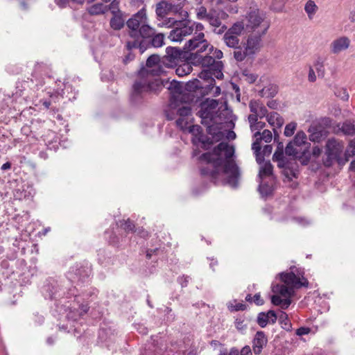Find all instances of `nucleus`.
I'll list each match as a JSON object with an SVG mask.
<instances>
[{
    "label": "nucleus",
    "instance_id": "1",
    "mask_svg": "<svg viewBox=\"0 0 355 355\" xmlns=\"http://www.w3.org/2000/svg\"><path fill=\"white\" fill-rule=\"evenodd\" d=\"M234 148L227 142H220L211 152L202 153L199 160L205 162L200 166L201 175L215 184L222 181L236 187L240 178L239 168L232 157Z\"/></svg>",
    "mask_w": 355,
    "mask_h": 355
},
{
    "label": "nucleus",
    "instance_id": "2",
    "mask_svg": "<svg viewBox=\"0 0 355 355\" xmlns=\"http://www.w3.org/2000/svg\"><path fill=\"white\" fill-rule=\"evenodd\" d=\"M129 28V39L126 42V47L128 50L139 49L142 52L145 50L147 41L153 36L155 30L148 24L146 12L145 9H141L133 15L127 22Z\"/></svg>",
    "mask_w": 355,
    "mask_h": 355
},
{
    "label": "nucleus",
    "instance_id": "3",
    "mask_svg": "<svg viewBox=\"0 0 355 355\" xmlns=\"http://www.w3.org/2000/svg\"><path fill=\"white\" fill-rule=\"evenodd\" d=\"M245 20V30L249 33H259V34L266 35L270 28V22L266 20L265 15L259 10L248 12Z\"/></svg>",
    "mask_w": 355,
    "mask_h": 355
},
{
    "label": "nucleus",
    "instance_id": "4",
    "mask_svg": "<svg viewBox=\"0 0 355 355\" xmlns=\"http://www.w3.org/2000/svg\"><path fill=\"white\" fill-rule=\"evenodd\" d=\"M160 87L162 85L157 80L155 82L147 80H135L132 87L130 101L133 103H138L147 94L156 92Z\"/></svg>",
    "mask_w": 355,
    "mask_h": 355
},
{
    "label": "nucleus",
    "instance_id": "5",
    "mask_svg": "<svg viewBox=\"0 0 355 355\" xmlns=\"http://www.w3.org/2000/svg\"><path fill=\"white\" fill-rule=\"evenodd\" d=\"M344 149V144L336 139H330L326 144V157L323 159V164L326 167H330L334 162L340 164L342 160L341 154Z\"/></svg>",
    "mask_w": 355,
    "mask_h": 355
},
{
    "label": "nucleus",
    "instance_id": "6",
    "mask_svg": "<svg viewBox=\"0 0 355 355\" xmlns=\"http://www.w3.org/2000/svg\"><path fill=\"white\" fill-rule=\"evenodd\" d=\"M190 62L193 64H199L203 68L214 71V77L218 79L223 77L222 72L223 64L221 61L216 60L213 56L194 55Z\"/></svg>",
    "mask_w": 355,
    "mask_h": 355
},
{
    "label": "nucleus",
    "instance_id": "7",
    "mask_svg": "<svg viewBox=\"0 0 355 355\" xmlns=\"http://www.w3.org/2000/svg\"><path fill=\"white\" fill-rule=\"evenodd\" d=\"M209 47V44L205 40L204 33H198L185 43L183 49L187 52V55L190 52L189 58L191 61L194 55H200V53L206 51Z\"/></svg>",
    "mask_w": 355,
    "mask_h": 355
},
{
    "label": "nucleus",
    "instance_id": "8",
    "mask_svg": "<svg viewBox=\"0 0 355 355\" xmlns=\"http://www.w3.org/2000/svg\"><path fill=\"white\" fill-rule=\"evenodd\" d=\"M176 23V26L170 32L168 38L172 42H181L184 37L190 35L193 33V28L191 26L190 20L182 19Z\"/></svg>",
    "mask_w": 355,
    "mask_h": 355
},
{
    "label": "nucleus",
    "instance_id": "9",
    "mask_svg": "<svg viewBox=\"0 0 355 355\" xmlns=\"http://www.w3.org/2000/svg\"><path fill=\"white\" fill-rule=\"evenodd\" d=\"M207 132L209 134L212 135V138H209L205 135H203L201 137H198L194 139H191V142L194 146H198V144L200 143L201 147L204 150H208L211 146L214 144V140L216 141H218L221 140L224 135L223 133L220 130H216L215 128L212 125H209Z\"/></svg>",
    "mask_w": 355,
    "mask_h": 355
},
{
    "label": "nucleus",
    "instance_id": "10",
    "mask_svg": "<svg viewBox=\"0 0 355 355\" xmlns=\"http://www.w3.org/2000/svg\"><path fill=\"white\" fill-rule=\"evenodd\" d=\"M189 60V55H187L185 50H182L178 47L168 46L166 49V55L164 57V62H166L170 67L176 65L180 61Z\"/></svg>",
    "mask_w": 355,
    "mask_h": 355
},
{
    "label": "nucleus",
    "instance_id": "11",
    "mask_svg": "<svg viewBox=\"0 0 355 355\" xmlns=\"http://www.w3.org/2000/svg\"><path fill=\"white\" fill-rule=\"evenodd\" d=\"M198 76L200 78L205 81V84L200 83V81L198 80H195L193 82H189L187 83V86L188 89H207V87H210L211 85H214L216 83L215 79L213 78L214 75V71L212 70L205 69L199 73Z\"/></svg>",
    "mask_w": 355,
    "mask_h": 355
},
{
    "label": "nucleus",
    "instance_id": "12",
    "mask_svg": "<svg viewBox=\"0 0 355 355\" xmlns=\"http://www.w3.org/2000/svg\"><path fill=\"white\" fill-rule=\"evenodd\" d=\"M218 105V102L215 99L207 98L200 103L199 116L202 118V123H205L207 121L211 122L214 119V110Z\"/></svg>",
    "mask_w": 355,
    "mask_h": 355
},
{
    "label": "nucleus",
    "instance_id": "13",
    "mask_svg": "<svg viewBox=\"0 0 355 355\" xmlns=\"http://www.w3.org/2000/svg\"><path fill=\"white\" fill-rule=\"evenodd\" d=\"M280 279L286 286L292 288H300L301 287H308L309 282L306 278L296 275L293 272H282L279 274Z\"/></svg>",
    "mask_w": 355,
    "mask_h": 355
},
{
    "label": "nucleus",
    "instance_id": "14",
    "mask_svg": "<svg viewBox=\"0 0 355 355\" xmlns=\"http://www.w3.org/2000/svg\"><path fill=\"white\" fill-rule=\"evenodd\" d=\"M265 35L259 33H251L248 37L245 46L247 51L252 55L258 51L261 46L262 37Z\"/></svg>",
    "mask_w": 355,
    "mask_h": 355
},
{
    "label": "nucleus",
    "instance_id": "15",
    "mask_svg": "<svg viewBox=\"0 0 355 355\" xmlns=\"http://www.w3.org/2000/svg\"><path fill=\"white\" fill-rule=\"evenodd\" d=\"M167 89L170 91L171 104L183 101L184 87L182 83L173 80L168 83Z\"/></svg>",
    "mask_w": 355,
    "mask_h": 355
},
{
    "label": "nucleus",
    "instance_id": "16",
    "mask_svg": "<svg viewBox=\"0 0 355 355\" xmlns=\"http://www.w3.org/2000/svg\"><path fill=\"white\" fill-rule=\"evenodd\" d=\"M160 59L159 55L153 54L149 56L146 60V67L148 68L155 67L154 69H144L141 71V75L144 76L145 73L147 75L158 76L159 75L161 70L159 63Z\"/></svg>",
    "mask_w": 355,
    "mask_h": 355
},
{
    "label": "nucleus",
    "instance_id": "17",
    "mask_svg": "<svg viewBox=\"0 0 355 355\" xmlns=\"http://www.w3.org/2000/svg\"><path fill=\"white\" fill-rule=\"evenodd\" d=\"M268 338L265 333L262 331H259L256 333L254 338L252 340V349L256 355L260 354L263 347L267 345Z\"/></svg>",
    "mask_w": 355,
    "mask_h": 355
},
{
    "label": "nucleus",
    "instance_id": "18",
    "mask_svg": "<svg viewBox=\"0 0 355 355\" xmlns=\"http://www.w3.org/2000/svg\"><path fill=\"white\" fill-rule=\"evenodd\" d=\"M350 45V40L345 36L340 37L334 40L330 44L331 52L338 54L343 51L347 50Z\"/></svg>",
    "mask_w": 355,
    "mask_h": 355
},
{
    "label": "nucleus",
    "instance_id": "19",
    "mask_svg": "<svg viewBox=\"0 0 355 355\" xmlns=\"http://www.w3.org/2000/svg\"><path fill=\"white\" fill-rule=\"evenodd\" d=\"M277 316L274 311L270 310L268 312H261L258 314L257 322L262 328L268 323L274 324L276 322Z\"/></svg>",
    "mask_w": 355,
    "mask_h": 355
},
{
    "label": "nucleus",
    "instance_id": "20",
    "mask_svg": "<svg viewBox=\"0 0 355 355\" xmlns=\"http://www.w3.org/2000/svg\"><path fill=\"white\" fill-rule=\"evenodd\" d=\"M249 108L252 113H255L261 119L268 114L266 107L259 101L251 100L249 103Z\"/></svg>",
    "mask_w": 355,
    "mask_h": 355
},
{
    "label": "nucleus",
    "instance_id": "21",
    "mask_svg": "<svg viewBox=\"0 0 355 355\" xmlns=\"http://www.w3.org/2000/svg\"><path fill=\"white\" fill-rule=\"evenodd\" d=\"M283 168L282 173L288 180H292L293 178H297L298 175L297 164L288 163L284 162V166L281 167Z\"/></svg>",
    "mask_w": 355,
    "mask_h": 355
},
{
    "label": "nucleus",
    "instance_id": "22",
    "mask_svg": "<svg viewBox=\"0 0 355 355\" xmlns=\"http://www.w3.org/2000/svg\"><path fill=\"white\" fill-rule=\"evenodd\" d=\"M165 36L163 33H155L146 43L145 49L149 47L159 48L164 45Z\"/></svg>",
    "mask_w": 355,
    "mask_h": 355
},
{
    "label": "nucleus",
    "instance_id": "23",
    "mask_svg": "<svg viewBox=\"0 0 355 355\" xmlns=\"http://www.w3.org/2000/svg\"><path fill=\"white\" fill-rule=\"evenodd\" d=\"M172 3L166 1H161L156 4L155 12L159 18L163 19L166 15L170 13L172 9Z\"/></svg>",
    "mask_w": 355,
    "mask_h": 355
},
{
    "label": "nucleus",
    "instance_id": "24",
    "mask_svg": "<svg viewBox=\"0 0 355 355\" xmlns=\"http://www.w3.org/2000/svg\"><path fill=\"white\" fill-rule=\"evenodd\" d=\"M272 291L284 297H291L294 294V289L286 284H277L274 286Z\"/></svg>",
    "mask_w": 355,
    "mask_h": 355
},
{
    "label": "nucleus",
    "instance_id": "25",
    "mask_svg": "<svg viewBox=\"0 0 355 355\" xmlns=\"http://www.w3.org/2000/svg\"><path fill=\"white\" fill-rule=\"evenodd\" d=\"M267 121L272 126H275L277 128H281L284 123V119L276 112H270L269 114L266 116Z\"/></svg>",
    "mask_w": 355,
    "mask_h": 355
},
{
    "label": "nucleus",
    "instance_id": "26",
    "mask_svg": "<svg viewBox=\"0 0 355 355\" xmlns=\"http://www.w3.org/2000/svg\"><path fill=\"white\" fill-rule=\"evenodd\" d=\"M272 159L278 162V167L284 166V162H286V160L284 156V144L282 142L278 143L277 149L273 154Z\"/></svg>",
    "mask_w": 355,
    "mask_h": 355
},
{
    "label": "nucleus",
    "instance_id": "27",
    "mask_svg": "<svg viewBox=\"0 0 355 355\" xmlns=\"http://www.w3.org/2000/svg\"><path fill=\"white\" fill-rule=\"evenodd\" d=\"M125 24V20L123 18L122 12H118V14L113 15V17L110 19V25L114 30H121Z\"/></svg>",
    "mask_w": 355,
    "mask_h": 355
},
{
    "label": "nucleus",
    "instance_id": "28",
    "mask_svg": "<svg viewBox=\"0 0 355 355\" xmlns=\"http://www.w3.org/2000/svg\"><path fill=\"white\" fill-rule=\"evenodd\" d=\"M278 92V86L274 84H270L263 87L259 92V95L261 97L270 98L274 97Z\"/></svg>",
    "mask_w": 355,
    "mask_h": 355
},
{
    "label": "nucleus",
    "instance_id": "29",
    "mask_svg": "<svg viewBox=\"0 0 355 355\" xmlns=\"http://www.w3.org/2000/svg\"><path fill=\"white\" fill-rule=\"evenodd\" d=\"M343 135L352 136L355 135V121L347 120L339 128Z\"/></svg>",
    "mask_w": 355,
    "mask_h": 355
},
{
    "label": "nucleus",
    "instance_id": "30",
    "mask_svg": "<svg viewBox=\"0 0 355 355\" xmlns=\"http://www.w3.org/2000/svg\"><path fill=\"white\" fill-rule=\"evenodd\" d=\"M238 37L226 32L223 35V40L228 47L234 49L240 46V40Z\"/></svg>",
    "mask_w": 355,
    "mask_h": 355
},
{
    "label": "nucleus",
    "instance_id": "31",
    "mask_svg": "<svg viewBox=\"0 0 355 355\" xmlns=\"http://www.w3.org/2000/svg\"><path fill=\"white\" fill-rule=\"evenodd\" d=\"M309 139L313 142H320L322 139V131L320 127L311 126L309 128Z\"/></svg>",
    "mask_w": 355,
    "mask_h": 355
},
{
    "label": "nucleus",
    "instance_id": "32",
    "mask_svg": "<svg viewBox=\"0 0 355 355\" xmlns=\"http://www.w3.org/2000/svg\"><path fill=\"white\" fill-rule=\"evenodd\" d=\"M87 10L91 15H103L107 11V6L102 3H98L92 5Z\"/></svg>",
    "mask_w": 355,
    "mask_h": 355
},
{
    "label": "nucleus",
    "instance_id": "33",
    "mask_svg": "<svg viewBox=\"0 0 355 355\" xmlns=\"http://www.w3.org/2000/svg\"><path fill=\"white\" fill-rule=\"evenodd\" d=\"M234 58L238 62H242L245 59V58L248 55H252L247 51L245 47H244L243 49V47L241 46V45L239 46V47L234 48Z\"/></svg>",
    "mask_w": 355,
    "mask_h": 355
},
{
    "label": "nucleus",
    "instance_id": "34",
    "mask_svg": "<svg viewBox=\"0 0 355 355\" xmlns=\"http://www.w3.org/2000/svg\"><path fill=\"white\" fill-rule=\"evenodd\" d=\"M118 224L126 233L135 232L137 231L135 223L130 218L121 220Z\"/></svg>",
    "mask_w": 355,
    "mask_h": 355
},
{
    "label": "nucleus",
    "instance_id": "35",
    "mask_svg": "<svg viewBox=\"0 0 355 355\" xmlns=\"http://www.w3.org/2000/svg\"><path fill=\"white\" fill-rule=\"evenodd\" d=\"M245 28V25L243 21H237L234 23L227 31L230 34L239 36Z\"/></svg>",
    "mask_w": 355,
    "mask_h": 355
},
{
    "label": "nucleus",
    "instance_id": "36",
    "mask_svg": "<svg viewBox=\"0 0 355 355\" xmlns=\"http://www.w3.org/2000/svg\"><path fill=\"white\" fill-rule=\"evenodd\" d=\"M318 9L317 5L313 0H309L304 6V10L307 13L309 19H312Z\"/></svg>",
    "mask_w": 355,
    "mask_h": 355
},
{
    "label": "nucleus",
    "instance_id": "37",
    "mask_svg": "<svg viewBox=\"0 0 355 355\" xmlns=\"http://www.w3.org/2000/svg\"><path fill=\"white\" fill-rule=\"evenodd\" d=\"M272 165L270 162H266L263 164V166L261 168L259 171V175L260 178H263L265 177H268L272 175Z\"/></svg>",
    "mask_w": 355,
    "mask_h": 355
},
{
    "label": "nucleus",
    "instance_id": "38",
    "mask_svg": "<svg viewBox=\"0 0 355 355\" xmlns=\"http://www.w3.org/2000/svg\"><path fill=\"white\" fill-rule=\"evenodd\" d=\"M261 140L258 137H256V140L252 144V149L256 156V160L258 163L261 162L262 158H261Z\"/></svg>",
    "mask_w": 355,
    "mask_h": 355
},
{
    "label": "nucleus",
    "instance_id": "39",
    "mask_svg": "<svg viewBox=\"0 0 355 355\" xmlns=\"http://www.w3.org/2000/svg\"><path fill=\"white\" fill-rule=\"evenodd\" d=\"M306 141V135L303 131L298 132L293 140L291 141L297 147H300L302 145L305 144Z\"/></svg>",
    "mask_w": 355,
    "mask_h": 355
},
{
    "label": "nucleus",
    "instance_id": "40",
    "mask_svg": "<svg viewBox=\"0 0 355 355\" xmlns=\"http://www.w3.org/2000/svg\"><path fill=\"white\" fill-rule=\"evenodd\" d=\"M279 323L282 324V327L286 331H291L292 328L291 323L288 318V315L285 312H282L279 317Z\"/></svg>",
    "mask_w": 355,
    "mask_h": 355
},
{
    "label": "nucleus",
    "instance_id": "41",
    "mask_svg": "<svg viewBox=\"0 0 355 355\" xmlns=\"http://www.w3.org/2000/svg\"><path fill=\"white\" fill-rule=\"evenodd\" d=\"M254 137H258L261 141L263 140L266 143L270 142L272 139V132L269 130H264L261 134L259 131H257L254 134Z\"/></svg>",
    "mask_w": 355,
    "mask_h": 355
},
{
    "label": "nucleus",
    "instance_id": "42",
    "mask_svg": "<svg viewBox=\"0 0 355 355\" xmlns=\"http://www.w3.org/2000/svg\"><path fill=\"white\" fill-rule=\"evenodd\" d=\"M188 132L192 135L191 139L201 137L204 134L202 128L198 125H193L187 128Z\"/></svg>",
    "mask_w": 355,
    "mask_h": 355
},
{
    "label": "nucleus",
    "instance_id": "43",
    "mask_svg": "<svg viewBox=\"0 0 355 355\" xmlns=\"http://www.w3.org/2000/svg\"><path fill=\"white\" fill-rule=\"evenodd\" d=\"M191 109L188 105H183L180 107H179L177 110V114L180 117L186 118L188 116L191 115Z\"/></svg>",
    "mask_w": 355,
    "mask_h": 355
},
{
    "label": "nucleus",
    "instance_id": "44",
    "mask_svg": "<svg viewBox=\"0 0 355 355\" xmlns=\"http://www.w3.org/2000/svg\"><path fill=\"white\" fill-rule=\"evenodd\" d=\"M295 144H293V142H289L285 148V153L287 155H293V156H297L300 153V150L297 149L296 148H294Z\"/></svg>",
    "mask_w": 355,
    "mask_h": 355
},
{
    "label": "nucleus",
    "instance_id": "45",
    "mask_svg": "<svg viewBox=\"0 0 355 355\" xmlns=\"http://www.w3.org/2000/svg\"><path fill=\"white\" fill-rule=\"evenodd\" d=\"M297 123L295 122H291L288 123L284 129V135L286 137H291L294 134V132L296 129Z\"/></svg>",
    "mask_w": 355,
    "mask_h": 355
},
{
    "label": "nucleus",
    "instance_id": "46",
    "mask_svg": "<svg viewBox=\"0 0 355 355\" xmlns=\"http://www.w3.org/2000/svg\"><path fill=\"white\" fill-rule=\"evenodd\" d=\"M191 66L188 63L184 64L183 65L180 66L176 69V73L179 76H183L184 74H189V73H191Z\"/></svg>",
    "mask_w": 355,
    "mask_h": 355
},
{
    "label": "nucleus",
    "instance_id": "47",
    "mask_svg": "<svg viewBox=\"0 0 355 355\" xmlns=\"http://www.w3.org/2000/svg\"><path fill=\"white\" fill-rule=\"evenodd\" d=\"M211 13H208L207 8L204 6L200 7L197 10V18L198 19L207 20Z\"/></svg>",
    "mask_w": 355,
    "mask_h": 355
},
{
    "label": "nucleus",
    "instance_id": "48",
    "mask_svg": "<svg viewBox=\"0 0 355 355\" xmlns=\"http://www.w3.org/2000/svg\"><path fill=\"white\" fill-rule=\"evenodd\" d=\"M355 155V152L352 150V149L348 145L345 152V157L342 158V160H340V165H343L346 162H347L350 157Z\"/></svg>",
    "mask_w": 355,
    "mask_h": 355
},
{
    "label": "nucleus",
    "instance_id": "49",
    "mask_svg": "<svg viewBox=\"0 0 355 355\" xmlns=\"http://www.w3.org/2000/svg\"><path fill=\"white\" fill-rule=\"evenodd\" d=\"M207 21L209 23V24L215 28H220L221 26V21L217 17L211 14V15L208 17Z\"/></svg>",
    "mask_w": 355,
    "mask_h": 355
},
{
    "label": "nucleus",
    "instance_id": "50",
    "mask_svg": "<svg viewBox=\"0 0 355 355\" xmlns=\"http://www.w3.org/2000/svg\"><path fill=\"white\" fill-rule=\"evenodd\" d=\"M111 10L113 15L118 14V12H121L119 10V0H112L111 3L108 6L107 10Z\"/></svg>",
    "mask_w": 355,
    "mask_h": 355
},
{
    "label": "nucleus",
    "instance_id": "51",
    "mask_svg": "<svg viewBox=\"0 0 355 355\" xmlns=\"http://www.w3.org/2000/svg\"><path fill=\"white\" fill-rule=\"evenodd\" d=\"M204 94H212L214 96H217L220 94V87L215 86L214 85H211L210 87L205 89Z\"/></svg>",
    "mask_w": 355,
    "mask_h": 355
},
{
    "label": "nucleus",
    "instance_id": "52",
    "mask_svg": "<svg viewBox=\"0 0 355 355\" xmlns=\"http://www.w3.org/2000/svg\"><path fill=\"white\" fill-rule=\"evenodd\" d=\"M175 123H176L177 126L178 128H180V130H182L183 131L187 130L188 121L186 118L179 117L176 120Z\"/></svg>",
    "mask_w": 355,
    "mask_h": 355
},
{
    "label": "nucleus",
    "instance_id": "53",
    "mask_svg": "<svg viewBox=\"0 0 355 355\" xmlns=\"http://www.w3.org/2000/svg\"><path fill=\"white\" fill-rule=\"evenodd\" d=\"M243 75L245 77V80L250 84L254 83L258 78L257 74L249 73L248 71H244Z\"/></svg>",
    "mask_w": 355,
    "mask_h": 355
},
{
    "label": "nucleus",
    "instance_id": "54",
    "mask_svg": "<svg viewBox=\"0 0 355 355\" xmlns=\"http://www.w3.org/2000/svg\"><path fill=\"white\" fill-rule=\"evenodd\" d=\"M286 0H274L272 8L275 11H281Z\"/></svg>",
    "mask_w": 355,
    "mask_h": 355
},
{
    "label": "nucleus",
    "instance_id": "55",
    "mask_svg": "<svg viewBox=\"0 0 355 355\" xmlns=\"http://www.w3.org/2000/svg\"><path fill=\"white\" fill-rule=\"evenodd\" d=\"M191 26L193 28V32L195 31V34L197 35L198 33H202L204 30V26L201 23L193 22L190 20Z\"/></svg>",
    "mask_w": 355,
    "mask_h": 355
},
{
    "label": "nucleus",
    "instance_id": "56",
    "mask_svg": "<svg viewBox=\"0 0 355 355\" xmlns=\"http://www.w3.org/2000/svg\"><path fill=\"white\" fill-rule=\"evenodd\" d=\"M314 66L316 69V71L318 73V76L323 77L324 75V69L322 62L318 60L315 64Z\"/></svg>",
    "mask_w": 355,
    "mask_h": 355
},
{
    "label": "nucleus",
    "instance_id": "57",
    "mask_svg": "<svg viewBox=\"0 0 355 355\" xmlns=\"http://www.w3.org/2000/svg\"><path fill=\"white\" fill-rule=\"evenodd\" d=\"M310 331H311V329L309 327H302L298 328L296 330L295 334L297 336H301L303 335L309 334L310 333Z\"/></svg>",
    "mask_w": 355,
    "mask_h": 355
},
{
    "label": "nucleus",
    "instance_id": "58",
    "mask_svg": "<svg viewBox=\"0 0 355 355\" xmlns=\"http://www.w3.org/2000/svg\"><path fill=\"white\" fill-rule=\"evenodd\" d=\"M266 126V123L262 121H257L255 124L251 125V130L252 131H259L260 130L263 129Z\"/></svg>",
    "mask_w": 355,
    "mask_h": 355
},
{
    "label": "nucleus",
    "instance_id": "59",
    "mask_svg": "<svg viewBox=\"0 0 355 355\" xmlns=\"http://www.w3.org/2000/svg\"><path fill=\"white\" fill-rule=\"evenodd\" d=\"M272 150V147L271 145H266L263 147V149L262 150L263 155H261V158H262L261 162L263 160L264 156H268L271 154Z\"/></svg>",
    "mask_w": 355,
    "mask_h": 355
},
{
    "label": "nucleus",
    "instance_id": "60",
    "mask_svg": "<svg viewBox=\"0 0 355 355\" xmlns=\"http://www.w3.org/2000/svg\"><path fill=\"white\" fill-rule=\"evenodd\" d=\"M308 80L311 83H314L316 81V75L311 67H309Z\"/></svg>",
    "mask_w": 355,
    "mask_h": 355
},
{
    "label": "nucleus",
    "instance_id": "61",
    "mask_svg": "<svg viewBox=\"0 0 355 355\" xmlns=\"http://www.w3.org/2000/svg\"><path fill=\"white\" fill-rule=\"evenodd\" d=\"M253 302L258 306H261L264 304V300L261 297V295L259 293H256L254 295Z\"/></svg>",
    "mask_w": 355,
    "mask_h": 355
},
{
    "label": "nucleus",
    "instance_id": "62",
    "mask_svg": "<svg viewBox=\"0 0 355 355\" xmlns=\"http://www.w3.org/2000/svg\"><path fill=\"white\" fill-rule=\"evenodd\" d=\"M259 117V116L257 115L255 113H252L248 116V121L250 127L258 121Z\"/></svg>",
    "mask_w": 355,
    "mask_h": 355
},
{
    "label": "nucleus",
    "instance_id": "63",
    "mask_svg": "<svg viewBox=\"0 0 355 355\" xmlns=\"http://www.w3.org/2000/svg\"><path fill=\"white\" fill-rule=\"evenodd\" d=\"M291 304V297H285L282 300V304L279 306L283 309H286Z\"/></svg>",
    "mask_w": 355,
    "mask_h": 355
},
{
    "label": "nucleus",
    "instance_id": "64",
    "mask_svg": "<svg viewBox=\"0 0 355 355\" xmlns=\"http://www.w3.org/2000/svg\"><path fill=\"white\" fill-rule=\"evenodd\" d=\"M239 355H252V349L250 346H244L241 352H239Z\"/></svg>",
    "mask_w": 355,
    "mask_h": 355
}]
</instances>
